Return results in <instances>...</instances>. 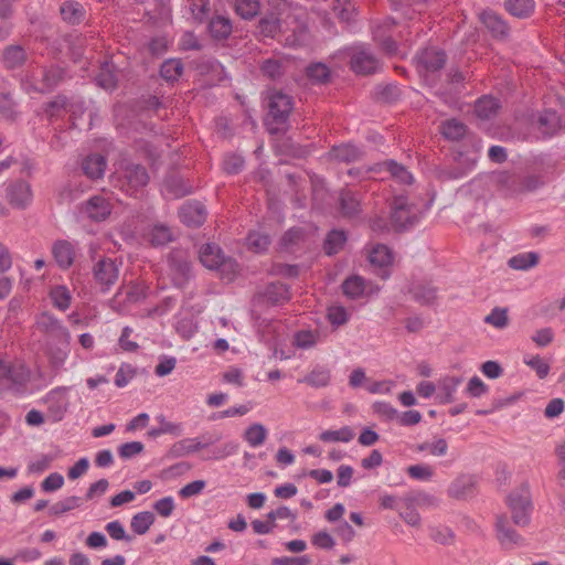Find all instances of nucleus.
<instances>
[{"label":"nucleus","instance_id":"1","mask_svg":"<svg viewBox=\"0 0 565 565\" xmlns=\"http://www.w3.org/2000/svg\"><path fill=\"white\" fill-rule=\"evenodd\" d=\"M268 114L265 126L270 135L285 134L289 129V117L294 109V98L281 90H269L267 95Z\"/></svg>","mask_w":565,"mask_h":565},{"label":"nucleus","instance_id":"2","mask_svg":"<svg viewBox=\"0 0 565 565\" xmlns=\"http://www.w3.org/2000/svg\"><path fill=\"white\" fill-rule=\"evenodd\" d=\"M67 77L66 68L60 65L42 66L38 73L26 77L24 85L28 93L49 94L53 92Z\"/></svg>","mask_w":565,"mask_h":565},{"label":"nucleus","instance_id":"3","mask_svg":"<svg viewBox=\"0 0 565 565\" xmlns=\"http://www.w3.org/2000/svg\"><path fill=\"white\" fill-rule=\"evenodd\" d=\"M29 380L30 370L23 363L0 358V390L22 395Z\"/></svg>","mask_w":565,"mask_h":565},{"label":"nucleus","instance_id":"4","mask_svg":"<svg viewBox=\"0 0 565 565\" xmlns=\"http://www.w3.org/2000/svg\"><path fill=\"white\" fill-rule=\"evenodd\" d=\"M200 260L204 267L218 271L228 280L235 276L238 267L234 258L225 256L222 248L213 243H206L201 247Z\"/></svg>","mask_w":565,"mask_h":565},{"label":"nucleus","instance_id":"5","mask_svg":"<svg viewBox=\"0 0 565 565\" xmlns=\"http://www.w3.org/2000/svg\"><path fill=\"white\" fill-rule=\"evenodd\" d=\"M419 223V214H376L371 227L379 233H402L414 228Z\"/></svg>","mask_w":565,"mask_h":565},{"label":"nucleus","instance_id":"6","mask_svg":"<svg viewBox=\"0 0 565 565\" xmlns=\"http://www.w3.org/2000/svg\"><path fill=\"white\" fill-rule=\"evenodd\" d=\"M507 504L515 525L526 526L530 524L532 502L527 483L512 491L507 498Z\"/></svg>","mask_w":565,"mask_h":565},{"label":"nucleus","instance_id":"7","mask_svg":"<svg viewBox=\"0 0 565 565\" xmlns=\"http://www.w3.org/2000/svg\"><path fill=\"white\" fill-rule=\"evenodd\" d=\"M148 287L143 282H132L126 288H120L109 300V308L125 315L131 305L141 302L147 298Z\"/></svg>","mask_w":565,"mask_h":565},{"label":"nucleus","instance_id":"8","mask_svg":"<svg viewBox=\"0 0 565 565\" xmlns=\"http://www.w3.org/2000/svg\"><path fill=\"white\" fill-rule=\"evenodd\" d=\"M169 275L178 288L186 286L192 277L191 262L186 250L174 248L168 255Z\"/></svg>","mask_w":565,"mask_h":565},{"label":"nucleus","instance_id":"9","mask_svg":"<svg viewBox=\"0 0 565 565\" xmlns=\"http://www.w3.org/2000/svg\"><path fill=\"white\" fill-rule=\"evenodd\" d=\"M149 175L147 169L137 163L127 162L118 172V182L121 190L134 193L147 185Z\"/></svg>","mask_w":565,"mask_h":565},{"label":"nucleus","instance_id":"10","mask_svg":"<svg viewBox=\"0 0 565 565\" xmlns=\"http://www.w3.org/2000/svg\"><path fill=\"white\" fill-rule=\"evenodd\" d=\"M403 291L420 306H433L437 299L438 289L431 281L413 279L404 287Z\"/></svg>","mask_w":565,"mask_h":565},{"label":"nucleus","instance_id":"11","mask_svg":"<svg viewBox=\"0 0 565 565\" xmlns=\"http://www.w3.org/2000/svg\"><path fill=\"white\" fill-rule=\"evenodd\" d=\"M94 279L103 292H107L117 281L119 269L111 258L99 259L93 268Z\"/></svg>","mask_w":565,"mask_h":565},{"label":"nucleus","instance_id":"12","mask_svg":"<svg viewBox=\"0 0 565 565\" xmlns=\"http://www.w3.org/2000/svg\"><path fill=\"white\" fill-rule=\"evenodd\" d=\"M418 67L425 72L435 73L440 71L447 61L446 53L437 47H426L416 56Z\"/></svg>","mask_w":565,"mask_h":565},{"label":"nucleus","instance_id":"13","mask_svg":"<svg viewBox=\"0 0 565 565\" xmlns=\"http://www.w3.org/2000/svg\"><path fill=\"white\" fill-rule=\"evenodd\" d=\"M367 259L370 264L383 270L381 277L386 279L390 276L387 268L392 266L394 255L392 249L381 243H376L367 249Z\"/></svg>","mask_w":565,"mask_h":565},{"label":"nucleus","instance_id":"14","mask_svg":"<svg viewBox=\"0 0 565 565\" xmlns=\"http://www.w3.org/2000/svg\"><path fill=\"white\" fill-rule=\"evenodd\" d=\"M497 537L504 547H512L523 544V537L509 524L507 515L497 516L495 521Z\"/></svg>","mask_w":565,"mask_h":565},{"label":"nucleus","instance_id":"15","mask_svg":"<svg viewBox=\"0 0 565 565\" xmlns=\"http://www.w3.org/2000/svg\"><path fill=\"white\" fill-rule=\"evenodd\" d=\"M350 64L351 68L361 75L372 74L379 68L376 57L365 50H355L351 55Z\"/></svg>","mask_w":565,"mask_h":565},{"label":"nucleus","instance_id":"16","mask_svg":"<svg viewBox=\"0 0 565 565\" xmlns=\"http://www.w3.org/2000/svg\"><path fill=\"white\" fill-rule=\"evenodd\" d=\"M38 326L51 338L56 340H70L71 334L65 326L52 313L44 312L38 319Z\"/></svg>","mask_w":565,"mask_h":565},{"label":"nucleus","instance_id":"17","mask_svg":"<svg viewBox=\"0 0 565 565\" xmlns=\"http://www.w3.org/2000/svg\"><path fill=\"white\" fill-rule=\"evenodd\" d=\"M8 200L13 209H25L32 200L31 186L25 181H18L8 188Z\"/></svg>","mask_w":565,"mask_h":565},{"label":"nucleus","instance_id":"18","mask_svg":"<svg viewBox=\"0 0 565 565\" xmlns=\"http://www.w3.org/2000/svg\"><path fill=\"white\" fill-rule=\"evenodd\" d=\"M480 20L484 26L491 32L493 38L507 39L510 32L508 23L494 11L484 10L480 13Z\"/></svg>","mask_w":565,"mask_h":565},{"label":"nucleus","instance_id":"19","mask_svg":"<svg viewBox=\"0 0 565 565\" xmlns=\"http://www.w3.org/2000/svg\"><path fill=\"white\" fill-rule=\"evenodd\" d=\"M73 107L74 105L67 96L58 94L53 99L42 105V111L46 119L52 122L54 119L60 118L66 110L74 113Z\"/></svg>","mask_w":565,"mask_h":565},{"label":"nucleus","instance_id":"20","mask_svg":"<svg viewBox=\"0 0 565 565\" xmlns=\"http://www.w3.org/2000/svg\"><path fill=\"white\" fill-rule=\"evenodd\" d=\"M52 255L58 267L66 269L71 267L74 262V246L64 239L56 241L52 246Z\"/></svg>","mask_w":565,"mask_h":565},{"label":"nucleus","instance_id":"21","mask_svg":"<svg viewBox=\"0 0 565 565\" xmlns=\"http://www.w3.org/2000/svg\"><path fill=\"white\" fill-rule=\"evenodd\" d=\"M211 444H213L212 440L201 441L199 438H185L175 443L170 448L169 455L171 458H180L196 452Z\"/></svg>","mask_w":565,"mask_h":565},{"label":"nucleus","instance_id":"22","mask_svg":"<svg viewBox=\"0 0 565 565\" xmlns=\"http://www.w3.org/2000/svg\"><path fill=\"white\" fill-rule=\"evenodd\" d=\"M107 162L104 156L99 153H92L85 157L82 161L83 173L92 179H100L104 175Z\"/></svg>","mask_w":565,"mask_h":565},{"label":"nucleus","instance_id":"23","mask_svg":"<svg viewBox=\"0 0 565 565\" xmlns=\"http://www.w3.org/2000/svg\"><path fill=\"white\" fill-rule=\"evenodd\" d=\"M256 29L259 35L274 39L281 31V20L277 13L268 12L259 19Z\"/></svg>","mask_w":565,"mask_h":565},{"label":"nucleus","instance_id":"24","mask_svg":"<svg viewBox=\"0 0 565 565\" xmlns=\"http://www.w3.org/2000/svg\"><path fill=\"white\" fill-rule=\"evenodd\" d=\"M536 125L543 136L551 137L561 129V118L554 110H544L539 115Z\"/></svg>","mask_w":565,"mask_h":565},{"label":"nucleus","instance_id":"25","mask_svg":"<svg viewBox=\"0 0 565 565\" xmlns=\"http://www.w3.org/2000/svg\"><path fill=\"white\" fill-rule=\"evenodd\" d=\"M329 154L339 162L350 163L360 160L363 157V151L354 145L344 143L332 147Z\"/></svg>","mask_w":565,"mask_h":565},{"label":"nucleus","instance_id":"26","mask_svg":"<svg viewBox=\"0 0 565 565\" xmlns=\"http://www.w3.org/2000/svg\"><path fill=\"white\" fill-rule=\"evenodd\" d=\"M475 478L470 475H462L456 478L448 488V494L455 499H463L472 493Z\"/></svg>","mask_w":565,"mask_h":565},{"label":"nucleus","instance_id":"27","mask_svg":"<svg viewBox=\"0 0 565 565\" xmlns=\"http://www.w3.org/2000/svg\"><path fill=\"white\" fill-rule=\"evenodd\" d=\"M504 9L518 19H526L532 15L535 9L534 0H505Z\"/></svg>","mask_w":565,"mask_h":565},{"label":"nucleus","instance_id":"28","mask_svg":"<svg viewBox=\"0 0 565 565\" xmlns=\"http://www.w3.org/2000/svg\"><path fill=\"white\" fill-rule=\"evenodd\" d=\"M207 29L214 40L223 41L232 33V22L228 18L216 15L210 20Z\"/></svg>","mask_w":565,"mask_h":565},{"label":"nucleus","instance_id":"29","mask_svg":"<svg viewBox=\"0 0 565 565\" xmlns=\"http://www.w3.org/2000/svg\"><path fill=\"white\" fill-rule=\"evenodd\" d=\"M504 182L510 183L514 193L533 191L542 184L541 179L536 175L505 177Z\"/></svg>","mask_w":565,"mask_h":565},{"label":"nucleus","instance_id":"30","mask_svg":"<svg viewBox=\"0 0 565 565\" xmlns=\"http://www.w3.org/2000/svg\"><path fill=\"white\" fill-rule=\"evenodd\" d=\"M331 381V372L324 366H316L303 379L298 380L299 383H306L315 388L326 387Z\"/></svg>","mask_w":565,"mask_h":565},{"label":"nucleus","instance_id":"31","mask_svg":"<svg viewBox=\"0 0 565 565\" xmlns=\"http://www.w3.org/2000/svg\"><path fill=\"white\" fill-rule=\"evenodd\" d=\"M264 297L273 305H280L289 300V287L282 282H270L266 286Z\"/></svg>","mask_w":565,"mask_h":565},{"label":"nucleus","instance_id":"32","mask_svg":"<svg viewBox=\"0 0 565 565\" xmlns=\"http://www.w3.org/2000/svg\"><path fill=\"white\" fill-rule=\"evenodd\" d=\"M499 108V100L492 96H483L475 104V113L481 119H490L494 117Z\"/></svg>","mask_w":565,"mask_h":565},{"label":"nucleus","instance_id":"33","mask_svg":"<svg viewBox=\"0 0 565 565\" xmlns=\"http://www.w3.org/2000/svg\"><path fill=\"white\" fill-rule=\"evenodd\" d=\"M50 299L54 308L66 311L72 302V294L70 289L64 285H56L50 289Z\"/></svg>","mask_w":565,"mask_h":565},{"label":"nucleus","instance_id":"34","mask_svg":"<svg viewBox=\"0 0 565 565\" xmlns=\"http://www.w3.org/2000/svg\"><path fill=\"white\" fill-rule=\"evenodd\" d=\"M347 233L342 230H331L324 239L323 250L328 256H332L339 253L345 242H347Z\"/></svg>","mask_w":565,"mask_h":565},{"label":"nucleus","instance_id":"35","mask_svg":"<svg viewBox=\"0 0 565 565\" xmlns=\"http://www.w3.org/2000/svg\"><path fill=\"white\" fill-rule=\"evenodd\" d=\"M96 84L104 89H115L118 83V76L114 70V65L111 63L105 62L96 75Z\"/></svg>","mask_w":565,"mask_h":565},{"label":"nucleus","instance_id":"36","mask_svg":"<svg viewBox=\"0 0 565 565\" xmlns=\"http://www.w3.org/2000/svg\"><path fill=\"white\" fill-rule=\"evenodd\" d=\"M2 60L7 68L14 70L24 64L26 54L22 46L10 45L4 49Z\"/></svg>","mask_w":565,"mask_h":565},{"label":"nucleus","instance_id":"37","mask_svg":"<svg viewBox=\"0 0 565 565\" xmlns=\"http://www.w3.org/2000/svg\"><path fill=\"white\" fill-rule=\"evenodd\" d=\"M60 12L62 19L71 24L81 23L85 14L83 6L75 1L64 2L60 8Z\"/></svg>","mask_w":565,"mask_h":565},{"label":"nucleus","instance_id":"38","mask_svg":"<svg viewBox=\"0 0 565 565\" xmlns=\"http://www.w3.org/2000/svg\"><path fill=\"white\" fill-rule=\"evenodd\" d=\"M339 202L342 212H359L365 207L362 203L361 195L349 189H344L340 192Z\"/></svg>","mask_w":565,"mask_h":565},{"label":"nucleus","instance_id":"39","mask_svg":"<svg viewBox=\"0 0 565 565\" xmlns=\"http://www.w3.org/2000/svg\"><path fill=\"white\" fill-rule=\"evenodd\" d=\"M115 209L114 202L110 196L94 195L81 204V212H92L93 210H100L102 212H111Z\"/></svg>","mask_w":565,"mask_h":565},{"label":"nucleus","instance_id":"40","mask_svg":"<svg viewBox=\"0 0 565 565\" xmlns=\"http://www.w3.org/2000/svg\"><path fill=\"white\" fill-rule=\"evenodd\" d=\"M462 379L459 376H448L440 382V402L443 404L452 403L458 386L461 384Z\"/></svg>","mask_w":565,"mask_h":565},{"label":"nucleus","instance_id":"41","mask_svg":"<svg viewBox=\"0 0 565 565\" xmlns=\"http://www.w3.org/2000/svg\"><path fill=\"white\" fill-rule=\"evenodd\" d=\"M267 437V429L263 424L255 423L248 426L244 433V439L250 447L263 445Z\"/></svg>","mask_w":565,"mask_h":565},{"label":"nucleus","instance_id":"42","mask_svg":"<svg viewBox=\"0 0 565 565\" xmlns=\"http://www.w3.org/2000/svg\"><path fill=\"white\" fill-rule=\"evenodd\" d=\"M153 522V513L149 511H142L138 512L131 518L130 527L136 534L142 535L148 532Z\"/></svg>","mask_w":565,"mask_h":565},{"label":"nucleus","instance_id":"43","mask_svg":"<svg viewBox=\"0 0 565 565\" xmlns=\"http://www.w3.org/2000/svg\"><path fill=\"white\" fill-rule=\"evenodd\" d=\"M183 72V63L181 60L170 58L162 63L160 75L167 82H177Z\"/></svg>","mask_w":565,"mask_h":565},{"label":"nucleus","instance_id":"44","mask_svg":"<svg viewBox=\"0 0 565 565\" xmlns=\"http://www.w3.org/2000/svg\"><path fill=\"white\" fill-rule=\"evenodd\" d=\"M539 263V255L535 252L521 253L511 257L508 262L509 266L518 270H526L534 267Z\"/></svg>","mask_w":565,"mask_h":565},{"label":"nucleus","instance_id":"45","mask_svg":"<svg viewBox=\"0 0 565 565\" xmlns=\"http://www.w3.org/2000/svg\"><path fill=\"white\" fill-rule=\"evenodd\" d=\"M58 342L60 345L56 348H50V361L55 371L63 367L70 352V340H58Z\"/></svg>","mask_w":565,"mask_h":565},{"label":"nucleus","instance_id":"46","mask_svg":"<svg viewBox=\"0 0 565 565\" xmlns=\"http://www.w3.org/2000/svg\"><path fill=\"white\" fill-rule=\"evenodd\" d=\"M342 290L347 297L356 299L364 294L365 281L360 276H351L343 281Z\"/></svg>","mask_w":565,"mask_h":565},{"label":"nucleus","instance_id":"47","mask_svg":"<svg viewBox=\"0 0 565 565\" xmlns=\"http://www.w3.org/2000/svg\"><path fill=\"white\" fill-rule=\"evenodd\" d=\"M354 433L349 426L338 430H324L319 435V439L324 443H349L353 439Z\"/></svg>","mask_w":565,"mask_h":565},{"label":"nucleus","instance_id":"48","mask_svg":"<svg viewBox=\"0 0 565 565\" xmlns=\"http://www.w3.org/2000/svg\"><path fill=\"white\" fill-rule=\"evenodd\" d=\"M0 117L10 121H14L19 117L17 103L9 93H0Z\"/></svg>","mask_w":565,"mask_h":565},{"label":"nucleus","instance_id":"49","mask_svg":"<svg viewBox=\"0 0 565 565\" xmlns=\"http://www.w3.org/2000/svg\"><path fill=\"white\" fill-rule=\"evenodd\" d=\"M306 75L316 84H326L330 79V68L323 63H312L307 66Z\"/></svg>","mask_w":565,"mask_h":565},{"label":"nucleus","instance_id":"50","mask_svg":"<svg viewBox=\"0 0 565 565\" xmlns=\"http://www.w3.org/2000/svg\"><path fill=\"white\" fill-rule=\"evenodd\" d=\"M260 10V0H235L236 13L245 20H252Z\"/></svg>","mask_w":565,"mask_h":565},{"label":"nucleus","instance_id":"51","mask_svg":"<svg viewBox=\"0 0 565 565\" xmlns=\"http://www.w3.org/2000/svg\"><path fill=\"white\" fill-rule=\"evenodd\" d=\"M305 238V231L300 227H291L288 230L280 239V247L285 250L291 252L295 246H298Z\"/></svg>","mask_w":565,"mask_h":565},{"label":"nucleus","instance_id":"52","mask_svg":"<svg viewBox=\"0 0 565 565\" xmlns=\"http://www.w3.org/2000/svg\"><path fill=\"white\" fill-rule=\"evenodd\" d=\"M173 239V235L169 227L158 224L149 232V242L153 246H163Z\"/></svg>","mask_w":565,"mask_h":565},{"label":"nucleus","instance_id":"53","mask_svg":"<svg viewBox=\"0 0 565 565\" xmlns=\"http://www.w3.org/2000/svg\"><path fill=\"white\" fill-rule=\"evenodd\" d=\"M467 127L456 119L447 120L443 124L441 132L449 140H459L466 135Z\"/></svg>","mask_w":565,"mask_h":565},{"label":"nucleus","instance_id":"54","mask_svg":"<svg viewBox=\"0 0 565 565\" xmlns=\"http://www.w3.org/2000/svg\"><path fill=\"white\" fill-rule=\"evenodd\" d=\"M382 167H385L386 170L391 173V175L402 183L411 184L413 182L412 174L406 170L405 167L397 163L394 160H387L381 164Z\"/></svg>","mask_w":565,"mask_h":565},{"label":"nucleus","instance_id":"55","mask_svg":"<svg viewBox=\"0 0 565 565\" xmlns=\"http://www.w3.org/2000/svg\"><path fill=\"white\" fill-rule=\"evenodd\" d=\"M405 505L409 507H430L436 503V498L429 493L418 491L408 493L403 498Z\"/></svg>","mask_w":565,"mask_h":565},{"label":"nucleus","instance_id":"56","mask_svg":"<svg viewBox=\"0 0 565 565\" xmlns=\"http://www.w3.org/2000/svg\"><path fill=\"white\" fill-rule=\"evenodd\" d=\"M418 451H428L430 455L441 457L447 454L448 444L444 438H437L433 441H425L417 446Z\"/></svg>","mask_w":565,"mask_h":565},{"label":"nucleus","instance_id":"57","mask_svg":"<svg viewBox=\"0 0 565 565\" xmlns=\"http://www.w3.org/2000/svg\"><path fill=\"white\" fill-rule=\"evenodd\" d=\"M260 71L264 76L270 79L280 78L285 72L282 62L274 58L265 60L262 63Z\"/></svg>","mask_w":565,"mask_h":565},{"label":"nucleus","instance_id":"58","mask_svg":"<svg viewBox=\"0 0 565 565\" xmlns=\"http://www.w3.org/2000/svg\"><path fill=\"white\" fill-rule=\"evenodd\" d=\"M81 505V498L76 495L67 497L50 508L52 515H61Z\"/></svg>","mask_w":565,"mask_h":565},{"label":"nucleus","instance_id":"59","mask_svg":"<svg viewBox=\"0 0 565 565\" xmlns=\"http://www.w3.org/2000/svg\"><path fill=\"white\" fill-rule=\"evenodd\" d=\"M164 189L167 193L180 198L189 193V189L184 185L183 180L178 175H171L164 180Z\"/></svg>","mask_w":565,"mask_h":565},{"label":"nucleus","instance_id":"60","mask_svg":"<svg viewBox=\"0 0 565 565\" xmlns=\"http://www.w3.org/2000/svg\"><path fill=\"white\" fill-rule=\"evenodd\" d=\"M246 239L248 247L256 253L265 250L270 244L269 236L257 231L250 232Z\"/></svg>","mask_w":565,"mask_h":565},{"label":"nucleus","instance_id":"61","mask_svg":"<svg viewBox=\"0 0 565 565\" xmlns=\"http://www.w3.org/2000/svg\"><path fill=\"white\" fill-rule=\"evenodd\" d=\"M317 343V334L310 330H300L295 333L292 344L299 349H310Z\"/></svg>","mask_w":565,"mask_h":565},{"label":"nucleus","instance_id":"62","mask_svg":"<svg viewBox=\"0 0 565 565\" xmlns=\"http://www.w3.org/2000/svg\"><path fill=\"white\" fill-rule=\"evenodd\" d=\"M484 322L498 329L505 328L508 326V310L505 308L495 307L486 316Z\"/></svg>","mask_w":565,"mask_h":565},{"label":"nucleus","instance_id":"63","mask_svg":"<svg viewBox=\"0 0 565 565\" xmlns=\"http://www.w3.org/2000/svg\"><path fill=\"white\" fill-rule=\"evenodd\" d=\"M143 444L141 441L125 443L118 447V455L121 459L128 460L143 451Z\"/></svg>","mask_w":565,"mask_h":565},{"label":"nucleus","instance_id":"64","mask_svg":"<svg viewBox=\"0 0 565 565\" xmlns=\"http://www.w3.org/2000/svg\"><path fill=\"white\" fill-rule=\"evenodd\" d=\"M407 473L412 479L427 481L434 476V470L428 465H413L407 468Z\"/></svg>","mask_w":565,"mask_h":565}]
</instances>
